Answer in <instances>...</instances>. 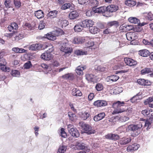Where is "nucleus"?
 <instances>
[{
  "instance_id": "obj_1",
  "label": "nucleus",
  "mask_w": 153,
  "mask_h": 153,
  "mask_svg": "<svg viewBox=\"0 0 153 153\" xmlns=\"http://www.w3.org/2000/svg\"><path fill=\"white\" fill-rule=\"evenodd\" d=\"M124 102H121L118 101L114 102L112 105V107L114 109V111L112 112L113 114H116L119 113H122L126 111L128 115L131 112V108H129L127 110L126 108V107L124 106L125 104Z\"/></svg>"
},
{
  "instance_id": "obj_2",
  "label": "nucleus",
  "mask_w": 153,
  "mask_h": 153,
  "mask_svg": "<svg viewBox=\"0 0 153 153\" xmlns=\"http://www.w3.org/2000/svg\"><path fill=\"white\" fill-rule=\"evenodd\" d=\"M79 125L83 129L86 131V133L89 134H94L95 132V131L92 129L91 127L88 124L81 122H79Z\"/></svg>"
},
{
  "instance_id": "obj_3",
  "label": "nucleus",
  "mask_w": 153,
  "mask_h": 153,
  "mask_svg": "<svg viewBox=\"0 0 153 153\" xmlns=\"http://www.w3.org/2000/svg\"><path fill=\"white\" fill-rule=\"evenodd\" d=\"M68 129L69 133L73 137H79V134L78 131L75 128H74V126L70 124L68 125Z\"/></svg>"
},
{
  "instance_id": "obj_4",
  "label": "nucleus",
  "mask_w": 153,
  "mask_h": 153,
  "mask_svg": "<svg viewBox=\"0 0 153 153\" xmlns=\"http://www.w3.org/2000/svg\"><path fill=\"white\" fill-rule=\"evenodd\" d=\"M71 148L75 149L87 150L88 149L87 146L84 143L81 142H76L75 145L71 144L70 146Z\"/></svg>"
},
{
  "instance_id": "obj_5",
  "label": "nucleus",
  "mask_w": 153,
  "mask_h": 153,
  "mask_svg": "<svg viewBox=\"0 0 153 153\" xmlns=\"http://www.w3.org/2000/svg\"><path fill=\"white\" fill-rule=\"evenodd\" d=\"M142 127V124L139 122V124H132L130 125L126 128V130L127 131H136Z\"/></svg>"
},
{
  "instance_id": "obj_6",
  "label": "nucleus",
  "mask_w": 153,
  "mask_h": 153,
  "mask_svg": "<svg viewBox=\"0 0 153 153\" xmlns=\"http://www.w3.org/2000/svg\"><path fill=\"white\" fill-rule=\"evenodd\" d=\"M60 50L65 53H70L72 51V48H70L68 43H62Z\"/></svg>"
},
{
  "instance_id": "obj_7",
  "label": "nucleus",
  "mask_w": 153,
  "mask_h": 153,
  "mask_svg": "<svg viewBox=\"0 0 153 153\" xmlns=\"http://www.w3.org/2000/svg\"><path fill=\"white\" fill-rule=\"evenodd\" d=\"M126 37L127 39L130 41L132 40L131 42V44H134L133 42L134 40L137 38L138 36L137 34L134 32H129L127 33L126 34ZM134 45H135L134 44Z\"/></svg>"
},
{
  "instance_id": "obj_8",
  "label": "nucleus",
  "mask_w": 153,
  "mask_h": 153,
  "mask_svg": "<svg viewBox=\"0 0 153 153\" xmlns=\"http://www.w3.org/2000/svg\"><path fill=\"white\" fill-rule=\"evenodd\" d=\"M42 48V45L40 43H35L30 45L28 46V49L31 51H36L41 49Z\"/></svg>"
},
{
  "instance_id": "obj_9",
  "label": "nucleus",
  "mask_w": 153,
  "mask_h": 153,
  "mask_svg": "<svg viewBox=\"0 0 153 153\" xmlns=\"http://www.w3.org/2000/svg\"><path fill=\"white\" fill-rule=\"evenodd\" d=\"M7 62L4 59H1L0 60V69L3 71L9 72L10 69L8 67L5 66Z\"/></svg>"
},
{
  "instance_id": "obj_10",
  "label": "nucleus",
  "mask_w": 153,
  "mask_h": 153,
  "mask_svg": "<svg viewBox=\"0 0 153 153\" xmlns=\"http://www.w3.org/2000/svg\"><path fill=\"white\" fill-rule=\"evenodd\" d=\"M94 22L91 20H85L82 22V24L84 27H91L94 25Z\"/></svg>"
},
{
  "instance_id": "obj_11",
  "label": "nucleus",
  "mask_w": 153,
  "mask_h": 153,
  "mask_svg": "<svg viewBox=\"0 0 153 153\" xmlns=\"http://www.w3.org/2000/svg\"><path fill=\"white\" fill-rule=\"evenodd\" d=\"M124 61L127 65L130 66H135L137 64L136 61L129 58H125Z\"/></svg>"
},
{
  "instance_id": "obj_12",
  "label": "nucleus",
  "mask_w": 153,
  "mask_h": 153,
  "mask_svg": "<svg viewBox=\"0 0 153 153\" xmlns=\"http://www.w3.org/2000/svg\"><path fill=\"white\" fill-rule=\"evenodd\" d=\"M107 102L104 100H97L95 101L94 105L97 107L105 106L107 105Z\"/></svg>"
},
{
  "instance_id": "obj_13",
  "label": "nucleus",
  "mask_w": 153,
  "mask_h": 153,
  "mask_svg": "<svg viewBox=\"0 0 153 153\" xmlns=\"http://www.w3.org/2000/svg\"><path fill=\"white\" fill-rule=\"evenodd\" d=\"M119 78V77L118 76L114 75L107 76L106 78V80L108 82H113L116 81Z\"/></svg>"
},
{
  "instance_id": "obj_14",
  "label": "nucleus",
  "mask_w": 153,
  "mask_h": 153,
  "mask_svg": "<svg viewBox=\"0 0 153 153\" xmlns=\"http://www.w3.org/2000/svg\"><path fill=\"white\" fill-rule=\"evenodd\" d=\"M41 58L44 60H49L52 58V55L50 53L45 52L41 55Z\"/></svg>"
},
{
  "instance_id": "obj_15",
  "label": "nucleus",
  "mask_w": 153,
  "mask_h": 153,
  "mask_svg": "<svg viewBox=\"0 0 153 153\" xmlns=\"http://www.w3.org/2000/svg\"><path fill=\"white\" fill-rule=\"evenodd\" d=\"M106 9L109 12L112 13L116 11L118 9V7L116 5L111 4L106 7Z\"/></svg>"
},
{
  "instance_id": "obj_16",
  "label": "nucleus",
  "mask_w": 153,
  "mask_h": 153,
  "mask_svg": "<svg viewBox=\"0 0 153 153\" xmlns=\"http://www.w3.org/2000/svg\"><path fill=\"white\" fill-rule=\"evenodd\" d=\"M86 68L85 66H79L76 69V72L79 75H82L83 74V71Z\"/></svg>"
},
{
  "instance_id": "obj_17",
  "label": "nucleus",
  "mask_w": 153,
  "mask_h": 153,
  "mask_svg": "<svg viewBox=\"0 0 153 153\" xmlns=\"http://www.w3.org/2000/svg\"><path fill=\"white\" fill-rule=\"evenodd\" d=\"M141 122H140V123L142 124V127L143 125H144L145 127H147V129L150 128L151 127V120H145V119H142L141 120Z\"/></svg>"
},
{
  "instance_id": "obj_18",
  "label": "nucleus",
  "mask_w": 153,
  "mask_h": 153,
  "mask_svg": "<svg viewBox=\"0 0 153 153\" xmlns=\"http://www.w3.org/2000/svg\"><path fill=\"white\" fill-rule=\"evenodd\" d=\"M131 141V138L130 137H125L120 140L119 143L121 145H124L128 143Z\"/></svg>"
},
{
  "instance_id": "obj_19",
  "label": "nucleus",
  "mask_w": 153,
  "mask_h": 153,
  "mask_svg": "<svg viewBox=\"0 0 153 153\" xmlns=\"http://www.w3.org/2000/svg\"><path fill=\"white\" fill-rule=\"evenodd\" d=\"M105 115L104 113H101L95 116L94 117V120L95 121H100L105 117Z\"/></svg>"
},
{
  "instance_id": "obj_20",
  "label": "nucleus",
  "mask_w": 153,
  "mask_h": 153,
  "mask_svg": "<svg viewBox=\"0 0 153 153\" xmlns=\"http://www.w3.org/2000/svg\"><path fill=\"white\" fill-rule=\"evenodd\" d=\"M85 41V39L84 37H75L74 39L73 42L74 44H80L84 42Z\"/></svg>"
},
{
  "instance_id": "obj_21",
  "label": "nucleus",
  "mask_w": 153,
  "mask_h": 153,
  "mask_svg": "<svg viewBox=\"0 0 153 153\" xmlns=\"http://www.w3.org/2000/svg\"><path fill=\"white\" fill-rule=\"evenodd\" d=\"M105 137L106 138L115 140H118L120 138L118 135L113 134H109L106 135Z\"/></svg>"
},
{
  "instance_id": "obj_22",
  "label": "nucleus",
  "mask_w": 153,
  "mask_h": 153,
  "mask_svg": "<svg viewBox=\"0 0 153 153\" xmlns=\"http://www.w3.org/2000/svg\"><path fill=\"white\" fill-rule=\"evenodd\" d=\"M137 82L141 85H149L151 84V82L148 80H145L144 79H140L137 80Z\"/></svg>"
},
{
  "instance_id": "obj_23",
  "label": "nucleus",
  "mask_w": 153,
  "mask_h": 153,
  "mask_svg": "<svg viewBox=\"0 0 153 153\" xmlns=\"http://www.w3.org/2000/svg\"><path fill=\"white\" fill-rule=\"evenodd\" d=\"M139 145L137 143H134L131 145L129 146L127 148V151L130 152L131 150H135L138 149L139 147Z\"/></svg>"
},
{
  "instance_id": "obj_24",
  "label": "nucleus",
  "mask_w": 153,
  "mask_h": 153,
  "mask_svg": "<svg viewBox=\"0 0 153 153\" xmlns=\"http://www.w3.org/2000/svg\"><path fill=\"white\" fill-rule=\"evenodd\" d=\"M68 115L70 120L71 121L75 122L77 120V117L76 115L72 112H68Z\"/></svg>"
},
{
  "instance_id": "obj_25",
  "label": "nucleus",
  "mask_w": 153,
  "mask_h": 153,
  "mask_svg": "<svg viewBox=\"0 0 153 153\" xmlns=\"http://www.w3.org/2000/svg\"><path fill=\"white\" fill-rule=\"evenodd\" d=\"M79 16L78 13L76 11H73L70 13L69 18L70 19L73 20L77 18Z\"/></svg>"
},
{
  "instance_id": "obj_26",
  "label": "nucleus",
  "mask_w": 153,
  "mask_h": 153,
  "mask_svg": "<svg viewBox=\"0 0 153 153\" xmlns=\"http://www.w3.org/2000/svg\"><path fill=\"white\" fill-rule=\"evenodd\" d=\"M72 94L74 96H81L82 94L81 91L76 88H74L72 90Z\"/></svg>"
},
{
  "instance_id": "obj_27",
  "label": "nucleus",
  "mask_w": 153,
  "mask_h": 153,
  "mask_svg": "<svg viewBox=\"0 0 153 153\" xmlns=\"http://www.w3.org/2000/svg\"><path fill=\"white\" fill-rule=\"evenodd\" d=\"M62 77L65 79H68L70 80H73L74 78V75L71 73H68L63 75Z\"/></svg>"
},
{
  "instance_id": "obj_28",
  "label": "nucleus",
  "mask_w": 153,
  "mask_h": 153,
  "mask_svg": "<svg viewBox=\"0 0 153 153\" xmlns=\"http://www.w3.org/2000/svg\"><path fill=\"white\" fill-rule=\"evenodd\" d=\"M12 51L16 53H26L27 50L22 48L18 47H14L12 48Z\"/></svg>"
},
{
  "instance_id": "obj_29",
  "label": "nucleus",
  "mask_w": 153,
  "mask_h": 153,
  "mask_svg": "<svg viewBox=\"0 0 153 153\" xmlns=\"http://www.w3.org/2000/svg\"><path fill=\"white\" fill-rule=\"evenodd\" d=\"M34 14L35 16L38 19H41L44 17V12L41 10L35 11Z\"/></svg>"
},
{
  "instance_id": "obj_30",
  "label": "nucleus",
  "mask_w": 153,
  "mask_h": 153,
  "mask_svg": "<svg viewBox=\"0 0 153 153\" xmlns=\"http://www.w3.org/2000/svg\"><path fill=\"white\" fill-rule=\"evenodd\" d=\"M82 24V22H79V23L76 25L74 27V29L75 31L76 32H79L81 31L84 27Z\"/></svg>"
},
{
  "instance_id": "obj_31",
  "label": "nucleus",
  "mask_w": 153,
  "mask_h": 153,
  "mask_svg": "<svg viewBox=\"0 0 153 153\" xmlns=\"http://www.w3.org/2000/svg\"><path fill=\"white\" fill-rule=\"evenodd\" d=\"M105 7H99L97 8L96 9L94 7L93 10V11L95 13H102V14L103 12L105 11Z\"/></svg>"
},
{
  "instance_id": "obj_32",
  "label": "nucleus",
  "mask_w": 153,
  "mask_h": 153,
  "mask_svg": "<svg viewBox=\"0 0 153 153\" xmlns=\"http://www.w3.org/2000/svg\"><path fill=\"white\" fill-rule=\"evenodd\" d=\"M149 52L146 49L140 50L139 52V54L143 57H147L149 55Z\"/></svg>"
},
{
  "instance_id": "obj_33",
  "label": "nucleus",
  "mask_w": 153,
  "mask_h": 153,
  "mask_svg": "<svg viewBox=\"0 0 153 153\" xmlns=\"http://www.w3.org/2000/svg\"><path fill=\"white\" fill-rule=\"evenodd\" d=\"M58 13V12L56 10H54L50 11L48 13L47 16L48 17L54 18L56 17Z\"/></svg>"
},
{
  "instance_id": "obj_34",
  "label": "nucleus",
  "mask_w": 153,
  "mask_h": 153,
  "mask_svg": "<svg viewBox=\"0 0 153 153\" xmlns=\"http://www.w3.org/2000/svg\"><path fill=\"white\" fill-rule=\"evenodd\" d=\"M125 4L127 6L132 7L136 4V2L133 0H127L125 1Z\"/></svg>"
},
{
  "instance_id": "obj_35",
  "label": "nucleus",
  "mask_w": 153,
  "mask_h": 153,
  "mask_svg": "<svg viewBox=\"0 0 153 153\" xmlns=\"http://www.w3.org/2000/svg\"><path fill=\"white\" fill-rule=\"evenodd\" d=\"M128 21L132 23L138 24L140 23V20L134 17H130L128 19Z\"/></svg>"
},
{
  "instance_id": "obj_36",
  "label": "nucleus",
  "mask_w": 153,
  "mask_h": 153,
  "mask_svg": "<svg viewBox=\"0 0 153 153\" xmlns=\"http://www.w3.org/2000/svg\"><path fill=\"white\" fill-rule=\"evenodd\" d=\"M153 71L152 69L149 68H145L142 70L141 71L142 74H148Z\"/></svg>"
},
{
  "instance_id": "obj_37",
  "label": "nucleus",
  "mask_w": 153,
  "mask_h": 153,
  "mask_svg": "<svg viewBox=\"0 0 153 153\" xmlns=\"http://www.w3.org/2000/svg\"><path fill=\"white\" fill-rule=\"evenodd\" d=\"M45 37L47 38L48 39L50 40H53L56 39V37L53 34L48 33L45 35Z\"/></svg>"
},
{
  "instance_id": "obj_38",
  "label": "nucleus",
  "mask_w": 153,
  "mask_h": 153,
  "mask_svg": "<svg viewBox=\"0 0 153 153\" xmlns=\"http://www.w3.org/2000/svg\"><path fill=\"white\" fill-rule=\"evenodd\" d=\"M75 53L78 55H87L88 54V52L87 51L77 50L75 51Z\"/></svg>"
},
{
  "instance_id": "obj_39",
  "label": "nucleus",
  "mask_w": 153,
  "mask_h": 153,
  "mask_svg": "<svg viewBox=\"0 0 153 153\" xmlns=\"http://www.w3.org/2000/svg\"><path fill=\"white\" fill-rule=\"evenodd\" d=\"M53 34L56 36H58L63 34V32L61 29L58 28L53 32Z\"/></svg>"
},
{
  "instance_id": "obj_40",
  "label": "nucleus",
  "mask_w": 153,
  "mask_h": 153,
  "mask_svg": "<svg viewBox=\"0 0 153 153\" xmlns=\"http://www.w3.org/2000/svg\"><path fill=\"white\" fill-rule=\"evenodd\" d=\"M88 4L92 6L96 7L99 5V2L97 0H88Z\"/></svg>"
},
{
  "instance_id": "obj_41",
  "label": "nucleus",
  "mask_w": 153,
  "mask_h": 153,
  "mask_svg": "<svg viewBox=\"0 0 153 153\" xmlns=\"http://www.w3.org/2000/svg\"><path fill=\"white\" fill-rule=\"evenodd\" d=\"M89 30L91 33L93 34L97 33L99 32L98 28L95 26H92L90 27Z\"/></svg>"
},
{
  "instance_id": "obj_42",
  "label": "nucleus",
  "mask_w": 153,
  "mask_h": 153,
  "mask_svg": "<svg viewBox=\"0 0 153 153\" xmlns=\"http://www.w3.org/2000/svg\"><path fill=\"white\" fill-rule=\"evenodd\" d=\"M67 149L66 146L62 145L61 146L58 150L57 153H63Z\"/></svg>"
},
{
  "instance_id": "obj_43",
  "label": "nucleus",
  "mask_w": 153,
  "mask_h": 153,
  "mask_svg": "<svg viewBox=\"0 0 153 153\" xmlns=\"http://www.w3.org/2000/svg\"><path fill=\"white\" fill-rule=\"evenodd\" d=\"M90 117V114L87 111H85L84 113H82L81 115V117L83 120H86L88 118Z\"/></svg>"
},
{
  "instance_id": "obj_44",
  "label": "nucleus",
  "mask_w": 153,
  "mask_h": 153,
  "mask_svg": "<svg viewBox=\"0 0 153 153\" xmlns=\"http://www.w3.org/2000/svg\"><path fill=\"white\" fill-rule=\"evenodd\" d=\"M11 75L13 76L19 77L20 76V72L17 70H12L11 72Z\"/></svg>"
},
{
  "instance_id": "obj_45",
  "label": "nucleus",
  "mask_w": 153,
  "mask_h": 153,
  "mask_svg": "<svg viewBox=\"0 0 153 153\" xmlns=\"http://www.w3.org/2000/svg\"><path fill=\"white\" fill-rule=\"evenodd\" d=\"M86 79L89 81H93L94 76L92 74H87L85 75Z\"/></svg>"
},
{
  "instance_id": "obj_46",
  "label": "nucleus",
  "mask_w": 153,
  "mask_h": 153,
  "mask_svg": "<svg viewBox=\"0 0 153 153\" xmlns=\"http://www.w3.org/2000/svg\"><path fill=\"white\" fill-rule=\"evenodd\" d=\"M109 12V11L107 10V9H106V7H105V11L103 12L102 14L103 16L108 17H110L111 16V14Z\"/></svg>"
},
{
  "instance_id": "obj_47",
  "label": "nucleus",
  "mask_w": 153,
  "mask_h": 153,
  "mask_svg": "<svg viewBox=\"0 0 153 153\" xmlns=\"http://www.w3.org/2000/svg\"><path fill=\"white\" fill-rule=\"evenodd\" d=\"M129 119L128 117L127 116H122L120 117L119 119V121L120 122H123L128 120Z\"/></svg>"
},
{
  "instance_id": "obj_48",
  "label": "nucleus",
  "mask_w": 153,
  "mask_h": 153,
  "mask_svg": "<svg viewBox=\"0 0 153 153\" xmlns=\"http://www.w3.org/2000/svg\"><path fill=\"white\" fill-rule=\"evenodd\" d=\"M11 2L10 0H5L4 2L5 7L7 8L11 7L12 6Z\"/></svg>"
},
{
  "instance_id": "obj_49",
  "label": "nucleus",
  "mask_w": 153,
  "mask_h": 153,
  "mask_svg": "<svg viewBox=\"0 0 153 153\" xmlns=\"http://www.w3.org/2000/svg\"><path fill=\"white\" fill-rule=\"evenodd\" d=\"M71 6V5L70 3H66L63 5L61 9L63 10H65L69 8Z\"/></svg>"
},
{
  "instance_id": "obj_50",
  "label": "nucleus",
  "mask_w": 153,
  "mask_h": 153,
  "mask_svg": "<svg viewBox=\"0 0 153 153\" xmlns=\"http://www.w3.org/2000/svg\"><path fill=\"white\" fill-rule=\"evenodd\" d=\"M14 4L17 8H19L21 6V2L20 0H14Z\"/></svg>"
},
{
  "instance_id": "obj_51",
  "label": "nucleus",
  "mask_w": 153,
  "mask_h": 153,
  "mask_svg": "<svg viewBox=\"0 0 153 153\" xmlns=\"http://www.w3.org/2000/svg\"><path fill=\"white\" fill-rule=\"evenodd\" d=\"M95 88L98 91H100L103 89V86L102 84L98 83L96 85Z\"/></svg>"
},
{
  "instance_id": "obj_52",
  "label": "nucleus",
  "mask_w": 153,
  "mask_h": 153,
  "mask_svg": "<svg viewBox=\"0 0 153 153\" xmlns=\"http://www.w3.org/2000/svg\"><path fill=\"white\" fill-rule=\"evenodd\" d=\"M32 66V64L31 62L30 61H28L24 65V68L28 69L30 68Z\"/></svg>"
},
{
  "instance_id": "obj_53",
  "label": "nucleus",
  "mask_w": 153,
  "mask_h": 153,
  "mask_svg": "<svg viewBox=\"0 0 153 153\" xmlns=\"http://www.w3.org/2000/svg\"><path fill=\"white\" fill-rule=\"evenodd\" d=\"M45 24L43 21H41L39 26V29L41 30L44 29L45 27Z\"/></svg>"
},
{
  "instance_id": "obj_54",
  "label": "nucleus",
  "mask_w": 153,
  "mask_h": 153,
  "mask_svg": "<svg viewBox=\"0 0 153 153\" xmlns=\"http://www.w3.org/2000/svg\"><path fill=\"white\" fill-rule=\"evenodd\" d=\"M153 101V96L149 97L144 101L145 105L148 104V103L152 102Z\"/></svg>"
},
{
  "instance_id": "obj_55",
  "label": "nucleus",
  "mask_w": 153,
  "mask_h": 153,
  "mask_svg": "<svg viewBox=\"0 0 153 153\" xmlns=\"http://www.w3.org/2000/svg\"><path fill=\"white\" fill-rule=\"evenodd\" d=\"M41 66L45 70H48V71L51 70L50 67L46 64H42L41 65Z\"/></svg>"
},
{
  "instance_id": "obj_56",
  "label": "nucleus",
  "mask_w": 153,
  "mask_h": 153,
  "mask_svg": "<svg viewBox=\"0 0 153 153\" xmlns=\"http://www.w3.org/2000/svg\"><path fill=\"white\" fill-rule=\"evenodd\" d=\"M51 65L53 67H57L59 65V63L56 60L53 59L51 61Z\"/></svg>"
},
{
  "instance_id": "obj_57",
  "label": "nucleus",
  "mask_w": 153,
  "mask_h": 153,
  "mask_svg": "<svg viewBox=\"0 0 153 153\" xmlns=\"http://www.w3.org/2000/svg\"><path fill=\"white\" fill-rule=\"evenodd\" d=\"M139 99L138 95L136 94L135 96L133 97L131 99V101L132 102H134Z\"/></svg>"
},
{
  "instance_id": "obj_58",
  "label": "nucleus",
  "mask_w": 153,
  "mask_h": 153,
  "mask_svg": "<svg viewBox=\"0 0 153 153\" xmlns=\"http://www.w3.org/2000/svg\"><path fill=\"white\" fill-rule=\"evenodd\" d=\"M118 24V22L116 21H113L108 22V26L111 27L112 26L117 25Z\"/></svg>"
},
{
  "instance_id": "obj_59",
  "label": "nucleus",
  "mask_w": 153,
  "mask_h": 153,
  "mask_svg": "<svg viewBox=\"0 0 153 153\" xmlns=\"http://www.w3.org/2000/svg\"><path fill=\"white\" fill-rule=\"evenodd\" d=\"M61 136L62 137L65 138L67 136L66 133L65 132L64 129L63 128H62L61 129Z\"/></svg>"
},
{
  "instance_id": "obj_60",
  "label": "nucleus",
  "mask_w": 153,
  "mask_h": 153,
  "mask_svg": "<svg viewBox=\"0 0 153 153\" xmlns=\"http://www.w3.org/2000/svg\"><path fill=\"white\" fill-rule=\"evenodd\" d=\"M78 3L81 4H88V0H78Z\"/></svg>"
},
{
  "instance_id": "obj_61",
  "label": "nucleus",
  "mask_w": 153,
  "mask_h": 153,
  "mask_svg": "<svg viewBox=\"0 0 153 153\" xmlns=\"http://www.w3.org/2000/svg\"><path fill=\"white\" fill-rule=\"evenodd\" d=\"M150 113L149 111L147 109L143 110L142 111V114L144 116H146L149 115L150 114Z\"/></svg>"
},
{
  "instance_id": "obj_62",
  "label": "nucleus",
  "mask_w": 153,
  "mask_h": 153,
  "mask_svg": "<svg viewBox=\"0 0 153 153\" xmlns=\"http://www.w3.org/2000/svg\"><path fill=\"white\" fill-rule=\"evenodd\" d=\"M146 17L149 20L151 21L153 20V15L150 12L148 13Z\"/></svg>"
},
{
  "instance_id": "obj_63",
  "label": "nucleus",
  "mask_w": 153,
  "mask_h": 153,
  "mask_svg": "<svg viewBox=\"0 0 153 153\" xmlns=\"http://www.w3.org/2000/svg\"><path fill=\"white\" fill-rule=\"evenodd\" d=\"M96 69L98 71L103 72L106 70V68L101 66H99L97 67Z\"/></svg>"
},
{
  "instance_id": "obj_64",
  "label": "nucleus",
  "mask_w": 153,
  "mask_h": 153,
  "mask_svg": "<svg viewBox=\"0 0 153 153\" xmlns=\"http://www.w3.org/2000/svg\"><path fill=\"white\" fill-rule=\"evenodd\" d=\"M94 97V95L93 93H90L88 96V98L89 101L92 100Z\"/></svg>"
}]
</instances>
